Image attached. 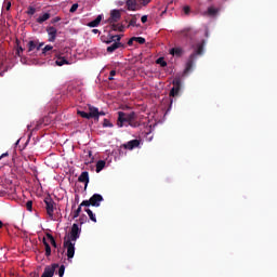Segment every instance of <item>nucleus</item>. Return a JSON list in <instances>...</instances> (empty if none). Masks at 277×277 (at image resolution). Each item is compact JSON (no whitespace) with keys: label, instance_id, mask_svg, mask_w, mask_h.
I'll return each mask as SVG.
<instances>
[{"label":"nucleus","instance_id":"1","mask_svg":"<svg viewBox=\"0 0 277 277\" xmlns=\"http://www.w3.org/2000/svg\"><path fill=\"white\" fill-rule=\"evenodd\" d=\"M117 114V127H119V129H122V127H132V129H137V127H140V121H137V113L131 111L129 114L118 111Z\"/></svg>","mask_w":277,"mask_h":277},{"label":"nucleus","instance_id":"2","mask_svg":"<svg viewBox=\"0 0 277 277\" xmlns=\"http://www.w3.org/2000/svg\"><path fill=\"white\" fill-rule=\"evenodd\" d=\"M205 44L206 41L202 40L201 42L196 44V49L194 53H192L186 62V67L184 69V74L187 75V72H190V70L194 68V62H196L197 55H202L205 53Z\"/></svg>","mask_w":277,"mask_h":277},{"label":"nucleus","instance_id":"3","mask_svg":"<svg viewBox=\"0 0 277 277\" xmlns=\"http://www.w3.org/2000/svg\"><path fill=\"white\" fill-rule=\"evenodd\" d=\"M43 202L45 205V210L50 220H54V213L55 209H57V203H55L53 198H51L49 195L44 198Z\"/></svg>","mask_w":277,"mask_h":277},{"label":"nucleus","instance_id":"4","mask_svg":"<svg viewBox=\"0 0 277 277\" xmlns=\"http://www.w3.org/2000/svg\"><path fill=\"white\" fill-rule=\"evenodd\" d=\"M137 1L141 5L146 6L153 0H126L127 8L130 12H135V10H137Z\"/></svg>","mask_w":277,"mask_h":277},{"label":"nucleus","instance_id":"5","mask_svg":"<svg viewBox=\"0 0 277 277\" xmlns=\"http://www.w3.org/2000/svg\"><path fill=\"white\" fill-rule=\"evenodd\" d=\"M79 237H81V228H79V224L74 223L67 240L75 242L79 239Z\"/></svg>","mask_w":277,"mask_h":277},{"label":"nucleus","instance_id":"6","mask_svg":"<svg viewBox=\"0 0 277 277\" xmlns=\"http://www.w3.org/2000/svg\"><path fill=\"white\" fill-rule=\"evenodd\" d=\"M63 246L64 248L67 249V258H68V261H70V259L75 258V242L70 240H66L65 238Z\"/></svg>","mask_w":277,"mask_h":277},{"label":"nucleus","instance_id":"7","mask_svg":"<svg viewBox=\"0 0 277 277\" xmlns=\"http://www.w3.org/2000/svg\"><path fill=\"white\" fill-rule=\"evenodd\" d=\"M179 92H181V79L175 78L173 80V88L171 89L169 96H179Z\"/></svg>","mask_w":277,"mask_h":277},{"label":"nucleus","instance_id":"8","mask_svg":"<svg viewBox=\"0 0 277 277\" xmlns=\"http://www.w3.org/2000/svg\"><path fill=\"white\" fill-rule=\"evenodd\" d=\"M57 267H60V264H52L51 266H45L41 277H53Z\"/></svg>","mask_w":277,"mask_h":277},{"label":"nucleus","instance_id":"9","mask_svg":"<svg viewBox=\"0 0 277 277\" xmlns=\"http://www.w3.org/2000/svg\"><path fill=\"white\" fill-rule=\"evenodd\" d=\"M120 18H122V14L120 13V10H116V9L111 10L110 17L108 18V23L109 25H111V23H118Z\"/></svg>","mask_w":277,"mask_h":277},{"label":"nucleus","instance_id":"10","mask_svg":"<svg viewBox=\"0 0 277 277\" xmlns=\"http://www.w3.org/2000/svg\"><path fill=\"white\" fill-rule=\"evenodd\" d=\"M91 207H101L103 202V196L101 194H94L91 198Z\"/></svg>","mask_w":277,"mask_h":277},{"label":"nucleus","instance_id":"11","mask_svg":"<svg viewBox=\"0 0 277 277\" xmlns=\"http://www.w3.org/2000/svg\"><path fill=\"white\" fill-rule=\"evenodd\" d=\"M138 147H140V140H132L123 144V148H126V150H133L134 148H138Z\"/></svg>","mask_w":277,"mask_h":277},{"label":"nucleus","instance_id":"12","mask_svg":"<svg viewBox=\"0 0 277 277\" xmlns=\"http://www.w3.org/2000/svg\"><path fill=\"white\" fill-rule=\"evenodd\" d=\"M49 35V42H55V38H57V29L53 26L47 28Z\"/></svg>","mask_w":277,"mask_h":277},{"label":"nucleus","instance_id":"13","mask_svg":"<svg viewBox=\"0 0 277 277\" xmlns=\"http://www.w3.org/2000/svg\"><path fill=\"white\" fill-rule=\"evenodd\" d=\"M79 183H84V187H88V183H90V173L88 171H83L79 177H78Z\"/></svg>","mask_w":277,"mask_h":277},{"label":"nucleus","instance_id":"14","mask_svg":"<svg viewBox=\"0 0 277 277\" xmlns=\"http://www.w3.org/2000/svg\"><path fill=\"white\" fill-rule=\"evenodd\" d=\"M122 36L124 35H111L107 40H103L106 44H111V42H120L122 40Z\"/></svg>","mask_w":277,"mask_h":277},{"label":"nucleus","instance_id":"15","mask_svg":"<svg viewBox=\"0 0 277 277\" xmlns=\"http://www.w3.org/2000/svg\"><path fill=\"white\" fill-rule=\"evenodd\" d=\"M89 116L93 118L94 120L98 121V108L89 105Z\"/></svg>","mask_w":277,"mask_h":277},{"label":"nucleus","instance_id":"16","mask_svg":"<svg viewBox=\"0 0 277 277\" xmlns=\"http://www.w3.org/2000/svg\"><path fill=\"white\" fill-rule=\"evenodd\" d=\"M121 47H124V44H122V42H116L114 41L113 44H110L108 48H107V53H114V51H117V49H121Z\"/></svg>","mask_w":277,"mask_h":277},{"label":"nucleus","instance_id":"17","mask_svg":"<svg viewBox=\"0 0 277 277\" xmlns=\"http://www.w3.org/2000/svg\"><path fill=\"white\" fill-rule=\"evenodd\" d=\"M84 163L89 166V163H94V156H92V150L84 151Z\"/></svg>","mask_w":277,"mask_h":277},{"label":"nucleus","instance_id":"18","mask_svg":"<svg viewBox=\"0 0 277 277\" xmlns=\"http://www.w3.org/2000/svg\"><path fill=\"white\" fill-rule=\"evenodd\" d=\"M205 14L207 16H217L220 14V8L209 6Z\"/></svg>","mask_w":277,"mask_h":277},{"label":"nucleus","instance_id":"19","mask_svg":"<svg viewBox=\"0 0 277 277\" xmlns=\"http://www.w3.org/2000/svg\"><path fill=\"white\" fill-rule=\"evenodd\" d=\"M101 21H103V15H97L94 21L88 24V27H98L101 25Z\"/></svg>","mask_w":277,"mask_h":277},{"label":"nucleus","instance_id":"20","mask_svg":"<svg viewBox=\"0 0 277 277\" xmlns=\"http://www.w3.org/2000/svg\"><path fill=\"white\" fill-rule=\"evenodd\" d=\"M180 35L182 38H187V39L192 40V28H185V29L181 30Z\"/></svg>","mask_w":277,"mask_h":277},{"label":"nucleus","instance_id":"21","mask_svg":"<svg viewBox=\"0 0 277 277\" xmlns=\"http://www.w3.org/2000/svg\"><path fill=\"white\" fill-rule=\"evenodd\" d=\"M184 51L182 48H173L170 50V55H175V57H181Z\"/></svg>","mask_w":277,"mask_h":277},{"label":"nucleus","instance_id":"22","mask_svg":"<svg viewBox=\"0 0 277 277\" xmlns=\"http://www.w3.org/2000/svg\"><path fill=\"white\" fill-rule=\"evenodd\" d=\"M110 29H111V31H124V25L111 23Z\"/></svg>","mask_w":277,"mask_h":277},{"label":"nucleus","instance_id":"23","mask_svg":"<svg viewBox=\"0 0 277 277\" xmlns=\"http://www.w3.org/2000/svg\"><path fill=\"white\" fill-rule=\"evenodd\" d=\"M49 18H51V14L50 13H44L43 15H40L37 18V23H39V25H42V23L49 21Z\"/></svg>","mask_w":277,"mask_h":277},{"label":"nucleus","instance_id":"24","mask_svg":"<svg viewBox=\"0 0 277 277\" xmlns=\"http://www.w3.org/2000/svg\"><path fill=\"white\" fill-rule=\"evenodd\" d=\"M55 64L56 66H64L65 64H69V63H68V60H66V57L57 56Z\"/></svg>","mask_w":277,"mask_h":277},{"label":"nucleus","instance_id":"25","mask_svg":"<svg viewBox=\"0 0 277 277\" xmlns=\"http://www.w3.org/2000/svg\"><path fill=\"white\" fill-rule=\"evenodd\" d=\"M128 27H140V24H137V15H132Z\"/></svg>","mask_w":277,"mask_h":277},{"label":"nucleus","instance_id":"26","mask_svg":"<svg viewBox=\"0 0 277 277\" xmlns=\"http://www.w3.org/2000/svg\"><path fill=\"white\" fill-rule=\"evenodd\" d=\"M105 164H106L105 160H98L96 162V170L95 171L97 173L101 172L105 168Z\"/></svg>","mask_w":277,"mask_h":277},{"label":"nucleus","instance_id":"27","mask_svg":"<svg viewBox=\"0 0 277 277\" xmlns=\"http://www.w3.org/2000/svg\"><path fill=\"white\" fill-rule=\"evenodd\" d=\"M45 237H48V239L50 240L51 246H53V248H57V242L55 241V237H53V235L47 233Z\"/></svg>","mask_w":277,"mask_h":277},{"label":"nucleus","instance_id":"28","mask_svg":"<svg viewBox=\"0 0 277 277\" xmlns=\"http://www.w3.org/2000/svg\"><path fill=\"white\" fill-rule=\"evenodd\" d=\"M84 211H85V213H88V215H89L91 222L96 223V215L94 214V212H92V210H90V209H88V208L84 209Z\"/></svg>","mask_w":277,"mask_h":277},{"label":"nucleus","instance_id":"29","mask_svg":"<svg viewBox=\"0 0 277 277\" xmlns=\"http://www.w3.org/2000/svg\"><path fill=\"white\" fill-rule=\"evenodd\" d=\"M78 116H80L81 118H85V120H90L91 117H90V113H85L83 110H78L77 111Z\"/></svg>","mask_w":277,"mask_h":277},{"label":"nucleus","instance_id":"30","mask_svg":"<svg viewBox=\"0 0 277 277\" xmlns=\"http://www.w3.org/2000/svg\"><path fill=\"white\" fill-rule=\"evenodd\" d=\"M36 41H29L27 47H28V53H31L34 51H36Z\"/></svg>","mask_w":277,"mask_h":277},{"label":"nucleus","instance_id":"31","mask_svg":"<svg viewBox=\"0 0 277 277\" xmlns=\"http://www.w3.org/2000/svg\"><path fill=\"white\" fill-rule=\"evenodd\" d=\"M156 64H159V66H161L162 68H166V66H168V63L163 57L157 58Z\"/></svg>","mask_w":277,"mask_h":277},{"label":"nucleus","instance_id":"32","mask_svg":"<svg viewBox=\"0 0 277 277\" xmlns=\"http://www.w3.org/2000/svg\"><path fill=\"white\" fill-rule=\"evenodd\" d=\"M50 51H53V45L48 44L42 49V55H48Z\"/></svg>","mask_w":277,"mask_h":277},{"label":"nucleus","instance_id":"33","mask_svg":"<svg viewBox=\"0 0 277 277\" xmlns=\"http://www.w3.org/2000/svg\"><path fill=\"white\" fill-rule=\"evenodd\" d=\"M16 44H17L16 55L18 57H21V53H23V51H25V49H23V47H21V41L16 40Z\"/></svg>","mask_w":277,"mask_h":277},{"label":"nucleus","instance_id":"34","mask_svg":"<svg viewBox=\"0 0 277 277\" xmlns=\"http://www.w3.org/2000/svg\"><path fill=\"white\" fill-rule=\"evenodd\" d=\"M134 42H137L138 44H146V39L143 37H133Z\"/></svg>","mask_w":277,"mask_h":277},{"label":"nucleus","instance_id":"35","mask_svg":"<svg viewBox=\"0 0 277 277\" xmlns=\"http://www.w3.org/2000/svg\"><path fill=\"white\" fill-rule=\"evenodd\" d=\"M79 215H81V206H79L78 209L72 212V220H77Z\"/></svg>","mask_w":277,"mask_h":277},{"label":"nucleus","instance_id":"36","mask_svg":"<svg viewBox=\"0 0 277 277\" xmlns=\"http://www.w3.org/2000/svg\"><path fill=\"white\" fill-rule=\"evenodd\" d=\"M103 127L111 129L114 127V123H111V121H109L108 119H104Z\"/></svg>","mask_w":277,"mask_h":277},{"label":"nucleus","instance_id":"37","mask_svg":"<svg viewBox=\"0 0 277 277\" xmlns=\"http://www.w3.org/2000/svg\"><path fill=\"white\" fill-rule=\"evenodd\" d=\"M44 248H45V256L47 258L51 256V245L45 243Z\"/></svg>","mask_w":277,"mask_h":277},{"label":"nucleus","instance_id":"38","mask_svg":"<svg viewBox=\"0 0 277 277\" xmlns=\"http://www.w3.org/2000/svg\"><path fill=\"white\" fill-rule=\"evenodd\" d=\"M32 208H34V201L28 200V201L26 202V209H27V211H32Z\"/></svg>","mask_w":277,"mask_h":277},{"label":"nucleus","instance_id":"39","mask_svg":"<svg viewBox=\"0 0 277 277\" xmlns=\"http://www.w3.org/2000/svg\"><path fill=\"white\" fill-rule=\"evenodd\" d=\"M64 272H66V266L61 265L58 268V276L64 277Z\"/></svg>","mask_w":277,"mask_h":277},{"label":"nucleus","instance_id":"40","mask_svg":"<svg viewBox=\"0 0 277 277\" xmlns=\"http://www.w3.org/2000/svg\"><path fill=\"white\" fill-rule=\"evenodd\" d=\"M27 14H28L29 16H34V14H36V8L29 6V8H28V11H27Z\"/></svg>","mask_w":277,"mask_h":277},{"label":"nucleus","instance_id":"41","mask_svg":"<svg viewBox=\"0 0 277 277\" xmlns=\"http://www.w3.org/2000/svg\"><path fill=\"white\" fill-rule=\"evenodd\" d=\"M92 206V201L89 199V200H83L81 203H80V207H90Z\"/></svg>","mask_w":277,"mask_h":277},{"label":"nucleus","instance_id":"42","mask_svg":"<svg viewBox=\"0 0 277 277\" xmlns=\"http://www.w3.org/2000/svg\"><path fill=\"white\" fill-rule=\"evenodd\" d=\"M78 9H79V4L75 3V4L71 5L69 12L72 14V13L77 12Z\"/></svg>","mask_w":277,"mask_h":277},{"label":"nucleus","instance_id":"43","mask_svg":"<svg viewBox=\"0 0 277 277\" xmlns=\"http://www.w3.org/2000/svg\"><path fill=\"white\" fill-rule=\"evenodd\" d=\"M114 77H116V70H111L108 77L109 81H114Z\"/></svg>","mask_w":277,"mask_h":277},{"label":"nucleus","instance_id":"44","mask_svg":"<svg viewBox=\"0 0 277 277\" xmlns=\"http://www.w3.org/2000/svg\"><path fill=\"white\" fill-rule=\"evenodd\" d=\"M43 47H44V43H39L38 44V42H37L35 51H40V49H42Z\"/></svg>","mask_w":277,"mask_h":277},{"label":"nucleus","instance_id":"45","mask_svg":"<svg viewBox=\"0 0 277 277\" xmlns=\"http://www.w3.org/2000/svg\"><path fill=\"white\" fill-rule=\"evenodd\" d=\"M141 22H142V23H148V15H143V16L141 17Z\"/></svg>","mask_w":277,"mask_h":277},{"label":"nucleus","instance_id":"46","mask_svg":"<svg viewBox=\"0 0 277 277\" xmlns=\"http://www.w3.org/2000/svg\"><path fill=\"white\" fill-rule=\"evenodd\" d=\"M184 14H189V12L192 11V9H189V6H184Z\"/></svg>","mask_w":277,"mask_h":277},{"label":"nucleus","instance_id":"47","mask_svg":"<svg viewBox=\"0 0 277 277\" xmlns=\"http://www.w3.org/2000/svg\"><path fill=\"white\" fill-rule=\"evenodd\" d=\"M133 42H135V40L132 38L129 39L128 41V47H133Z\"/></svg>","mask_w":277,"mask_h":277},{"label":"nucleus","instance_id":"48","mask_svg":"<svg viewBox=\"0 0 277 277\" xmlns=\"http://www.w3.org/2000/svg\"><path fill=\"white\" fill-rule=\"evenodd\" d=\"M60 21H62L61 17H54V18L52 19V23H60Z\"/></svg>","mask_w":277,"mask_h":277},{"label":"nucleus","instance_id":"49","mask_svg":"<svg viewBox=\"0 0 277 277\" xmlns=\"http://www.w3.org/2000/svg\"><path fill=\"white\" fill-rule=\"evenodd\" d=\"M85 222V214H83L81 217H80V224H83Z\"/></svg>","mask_w":277,"mask_h":277},{"label":"nucleus","instance_id":"50","mask_svg":"<svg viewBox=\"0 0 277 277\" xmlns=\"http://www.w3.org/2000/svg\"><path fill=\"white\" fill-rule=\"evenodd\" d=\"M28 277H39L38 273H30Z\"/></svg>","mask_w":277,"mask_h":277},{"label":"nucleus","instance_id":"51","mask_svg":"<svg viewBox=\"0 0 277 277\" xmlns=\"http://www.w3.org/2000/svg\"><path fill=\"white\" fill-rule=\"evenodd\" d=\"M9 155H10V154H8V153L2 154V155L0 156V160L3 159L4 157H8Z\"/></svg>","mask_w":277,"mask_h":277},{"label":"nucleus","instance_id":"52","mask_svg":"<svg viewBox=\"0 0 277 277\" xmlns=\"http://www.w3.org/2000/svg\"><path fill=\"white\" fill-rule=\"evenodd\" d=\"M101 116H105V111H103V110H98V118H101Z\"/></svg>","mask_w":277,"mask_h":277},{"label":"nucleus","instance_id":"53","mask_svg":"<svg viewBox=\"0 0 277 277\" xmlns=\"http://www.w3.org/2000/svg\"><path fill=\"white\" fill-rule=\"evenodd\" d=\"M42 243H43V246H47V243H49V242L47 241V238H45V237L42 238Z\"/></svg>","mask_w":277,"mask_h":277},{"label":"nucleus","instance_id":"54","mask_svg":"<svg viewBox=\"0 0 277 277\" xmlns=\"http://www.w3.org/2000/svg\"><path fill=\"white\" fill-rule=\"evenodd\" d=\"M92 34H101V30H98V29H93V30H92Z\"/></svg>","mask_w":277,"mask_h":277},{"label":"nucleus","instance_id":"55","mask_svg":"<svg viewBox=\"0 0 277 277\" xmlns=\"http://www.w3.org/2000/svg\"><path fill=\"white\" fill-rule=\"evenodd\" d=\"M10 8H12V3L8 2L6 10H10Z\"/></svg>","mask_w":277,"mask_h":277},{"label":"nucleus","instance_id":"56","mask_svg":"<svg viewBox=\"0 0 277 277\" xmlns=\"http://www.w3.org/2000/svg\"><path fill=\"white\" fill-rule=\"evenodd\" d=\"M0 228H3V222L0 221Z\"/></svg>","mask_w":277,"mask_h":277},{"label":"nucleus","instance_id":"57","mask_svg":"<svg viewBox=\"0 0 277 277\" xmlns=\"http://www.w3.org/2000/svg\"><path fill=\"white\" fill-rule=\"evenodd\" d=\"M71 209H75V205L71 207Z\"/></svg>","mask_w":277,"mask_h":277}]
</instances>
